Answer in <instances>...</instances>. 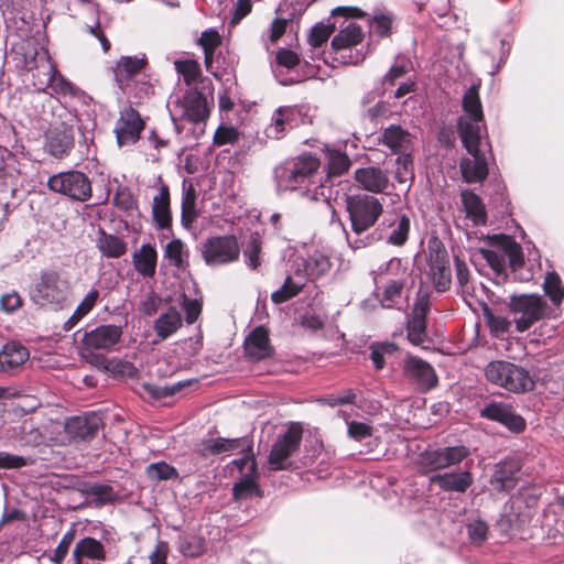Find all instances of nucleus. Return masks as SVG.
Returning a JSON list of instances; mask_svg holds the SVG:
<instances>
[{
    "mask_svg": "<svg viewBox=\"0 0 564 564\" xmlns=\"http://www.w3.org/2000/svg\"><path fill=\"white\" fill-rule=\"evenodd\" d=\"M97 248L106 258H119L127 251V245L122 239L115 235L106 234L101 229L97 239Z\"/></svg>",
    "mask_w": 564,
    "mask_h": 564,
    "instance_id": "39",
    "label": "nucleus"
},
{
    "mask_svg": "<svg viewBox=\"0 0 564 564\" xmlns=\"http://www.w3.org/2000/svg\"><path fill=\"white\" fill-rule=\"evenodd\" d=\"M370 350V359L375 368L381 370L386 364L384 356L392 355L397 350V346L392 343L372 344Z\"/></svg>",
    "mask_w": 564,
    "mask_h": 564,
    "instance_id": "54",
    "label": "nucleus"
},
{
    "mask_svg": "<svg viewBox=\"0 0 564 564\" xmlns=\"http://www.w3.org/2000/svg\"><path fill=\"white\" fill-rule=\"evenodd\" d=\"M72 282L68 273L47 269L40 272L31 289V300L43 307L62 310L72 295Z\"/></svg>",
    "mask_w": 564,
    "mask_h": 564,
    "instance_id": "5",
    "label": "nucleus"
},
{
    "mask_svg": "<svg viewBox=\"0 0 564 564\" xmlns=\"http://www.w3.org/2000/svg\"><path fill=\"white\" fill-rule=\"evenodd\" d=\"M147 63L145 57L122 56L112 68L118 88L130 90L131 84L143 75Z\"/></svg>",
    "mask_w": 564,
    "mask_h": 564,
    "instance_id": "24",
    "label": "nucleus"
},
{
    "mask_svg": "<svg viewBox=\"0 0 564 564\" xmlns=\"http://www.w3.org/2000/svg\"><path fill=\"white\" fill-rule=\"evenodd\" d=\"M346 210L356 238H364L382 215L383 205L372 195L351 194L346 197Z\"/></svg>",
    "mask_w": 564,
    "mask_h": 564,
    "instance_id": "9",
    "label": "nucleus"
},
{
    "mask_svg": "<svg viewBox=\"0 0 564 564\" xmlns=\"http://www.w3.org/2000/svg\"><path fill=\"white\" fill-rule=\"evenodd\" d=\"M391 26L392 17L390 14L379 13L372 18L371 28L380 37L388 36L391 32Z\"/></svg>",
    "mask_w": 564,
    "mask_h": 564,
    "instance_id": "63",
    "label": "nucleus"
},
{
    "mask_svg": "<svg viewBox=\"0 0 564 564\" xmlns=\"http://www.w3.org/2000/svg\"><path fill=\"white\" fill-rule=\"evenodd\" d=\"M48 188L77 202H87L91 197L89 177L79 171L59 172L47 181Z\"/></svg>",
    "mask_w": 564,
    "mask_h": 564,
    "instance_id": "13",
    "label": "nucleus"
},
{
    "mask_svg": "<svg viewBox=\"0 0 564 564\" xmlns=\"http://www.w3.org/2000/svg\"><path fill=\"white\" fill-rule=\"evenodd\" d=\"M181 326L182 315L180 311L174 306H170L155 319L153 324V329L158 337L154 343L167 339L175 334Z\"/></svg>",
    "mask_w": 564,
    "mask_h": 564,
    "instance_id": "33",
    "label": "nucleus"
},
{
    "mask_svg": "<svg viewBox=\"0 0 564 564\" xmlns=\"http://www.w3.org/2000/svg\"><path fill=\"white\" fill-rule=\"evenodd\" d=\"M240 449L242 457L231 462L237 467L241 477L234 485L232 494H247L256 488L257 464L252 454L251 443L243 437L224 438L217 437L204 443V451L209 455H219L223 453Z\"/></svg>",
    "mask_w": 564,
    "mask_h": 564,
    "instance_id": "3",
    "label": "nucleus"
},
{
    "mask_svg": "<svg viewBox=\"0 0 564 564\" xmlns=\"http://www.w3.org/2000/svg\"><path fill=\"white\" fill-rule=\"evenodd\" d=\"M355 15L338 17L343 22L337 23L340 28L339 32L332 40V47L336 54H340L344 63L358 64L365 59L366 54L356 51L352 54V47L360 44L364 40V32L359 24L349 20Z\"/></svg>",
    "mask_w": 564,
    "mask_h": 564,
    "instance_id": "12",
    "label": "nucleus"
},
{
    "mask_svg": "<svg viewBox=\"0 0 564 564\" xmlns=\"http://www.w3.org/2000/svg\"><path fill=\"white\" fill-rule=\"evenodd\" d=\"M469 453V448L464 445L425 451L422 456V465L431 470L448 468L463 462Z\"/></svg>",
    "mask_w": 564,
    "mask_h": 564,
    "instance_id": "21",
    "label": "nucleus"
},
{
    "mask_svg": "<svg viewBox=\"0 0 564 564\" xmlns=\"http://www.w3.org/2000/svg\"><path fill=\"white\" fill-rule=\"evenodd\" d=\"M380 232L366 234L364 238L347 237L352 249H360L371 245L376 240L384 239L392 246H403L409 237L410 219L404 214H392L383 217Z\"/></svg>",
    "mask_w": 564,
    "mask_h": 564,
    "instance_id": "11",
    "label": "nucleus"
},
{
    "mask_svg": "<svg viewBox=\"0 0 564 564\" xmlns=\"http://www.w3.org/2000/svg\"><path fill=\"white\" fill-rule=\"evenodd\" d=\"M101 425V416L96 412H89L68 419L65 431L70 438L84 441L94 437Z\"/></svg>",
    "mask_w": 564,
    "mask_h": 564,
    "instance_id": "25",
    "label": "nucleus"
},
{
    "mask_svg": "<svg viewBox=\"0 0 564 564\" xmlns=\"http://www.w3.org/2000/svg\"><path fill=\"white\" fill-rule=\"evenodd\" d=\"M429 490L455 491L464 494L473 484V476L468 470L458 473L436 474L430 477Z\"/></svg>",
    "mask_w": 564,
    "mask_h": 564,
    "instance_id": "27",
    "label": "nucleus"
},
{
    "mask_svg": "<svg viewBox=\"0 0 564 564\" xmlns=\"http://www.w3.org/2000/svg\"><path fill=\"white\" fill-rule=\"evenodd\" d=\"M172 120L174 121L175 131L181 133V124L177 123L176 116L186 119L189 122H203L209 116V107L205 95L197 89H188L182 98H177L170 109Z\"/></svg>",
    "mask_w": 564,
    "mask_h": 564,
    "instance_id": "14",
    "label": "nucleus"
},
{
    "mask_svg": "<svg viewBox=\"0 0 564 564\" xmlns=\"http://www.w3.org/2000/svg\"><path fill=\"white\" fill-rule=\"evenodd\" d=\"M511 409L510 404L492 401L480 410V416L503 424Z\"/></svg>",
    "mask_w": 564,
    "mask_h": 564,
    "instance_id": "52",
    "label": "nucleus"
},
{
    "mask_svg": "<svg viewBox=\"0 0 564 564\" xmlns=\"http://www.w3.org/2000/svg\"><path fill=\"white\" fill-rule=\"evenodd\" d=\"M98 296L99 292L96 289L90 290L77 305L72 316L64 323L63 329L66 332L73 329L95 307Z\"/></svg>",
    "mask_w": 564,
    "mask_h": 564,
    "instance_id": "41",
    "label": "nucleus"
},
{
    "mask_svg": "<svg viewBox=\"0 0 564 564\" xmlns=\"http://www.w3.org/2000/svg\"><path fill=\"white\" fill-rule=\"evenodd\" d=\"M29 358L28 349L15 341L7 343L0 351L2 369H13L24 364Z\"/></svg>",
    "mask_w": 564,
    "mask_h": 564,
    "instance_id": "36",
    "label": "nucleus"
},
{
    "mask_svg": "<svg viewBox=\"0 0 564 564\" xmlns=\"http://www.w3.org/2000/svg\"><path fill=\"white\" fill-rule=\"evenodd\" d=\"M543 291L551 300L552 305L550 306L556 308V312H558V307L564 299V288L557 273H546L543 282Z\"/></svg>",
    "mask_w": 564,
    "mask_h": 564,
    "instance_id": "44",
    "label": "nucleus"
},
{
    "mask_svg": "<svg viewBox=\"0 0 564 564\" xmlns=\"http://www.w3.org/2000/svg\"><path fill=\"white\" fill-rule=\"evenodd\" d=\"M379 142L395 154H404L411 149L412 137L401 126L391 124L383 129L379 137Z\"/></svg>",
    "mask_w": 564,
    "mask_h": 564,
    "instance_id": "32",
    "label": "nucleus"
},
{
    "mask_svg": "<svg viewBox=\"0 0 564 564\" xmlns=\"http://www.w3.org/2000/svg\"><path fill=\"white\" fill-rule=\"evenodd\" d=\"M161 303L162 297L154 291H150L140 301L139 311L144 316L151 317L158 313Z\"/></svg>",
    "mask_w": 564,
    "mask_h": 564,
    "instance_id": "58",
    "label": "nucleus"
},
{
    "mask_svg": "<svg viewBox=\"0 0 564 564\" xmlns=\"http://www.w3.org/2000/svg\"><path fill=\"white\" fill-rule=\"evenodd\" d=\"M357 398V393L354 389H346L336 394H330L322 400V402L328 406H337L345 404H354Z\"/></svg>",
    "mask_w": 564,
    "mask_h": 564,
    "instance_id": "61",
    "label": "nucleus"
},
{
    "mask_svg": "<svg viewBox=\"0 0 564 564\" xmlns=\"http://www.w3.org/2000/svg\"><path fill=\"white\" fill-rule=\"evenodd\" d=\"M518 470L519 467L513 462H503L498 464L490 480L494 489L498 491L513 490L517 484L514 474Z\"/></svg>",
    "mask_w": 564,
    "mask_h": 564,
    "instance_id": "35",
    "label": "nucleus"
},
{
    "mask_svg": "<svg viewBox=\"0 0 564 564\" xmlns=\"http://www.w3.org/2000/svg\"><path fill=\"white\" fill-rule=\"evenodd\" d=\"M464 116L458 119V133L460 134V122L466 120L470 126L476 124L479 129V135H482L485 126L482 124L484 113L479 99L478 86L471 85L463 96Z\"/></svg>",
    "mask_w": 564,
    "mask_h": 564,
    "instance_id": "28",
    "label": "nucleus"
},
{
    "mask_svg": "<svg viewBox=\"0 0 564 564\" xmlns=\"http://www.w3.org/2000/svg\"><path fill=\"white\" fill-rule=\"evenodd\" d=\"M329 269V262L324 256L311 257L305 262V270L310 279H316Z\"/></svg>",
    "mask_w": 564,
    "mask_h": 564,
    "instance_id": "60",
    "label": "nucleus"
},
{
    "mask_svg": "<svg viewBox=\"0 0 564 564\" xmlns=\"http://www.w3.org/2000/svg\"><path fill=\"white\" fill-rule=\"evenodd\" d=\"M290 130L286 120L282 117L279 108L272 115V122L267 127L265 133L269 138L281 139L285 131Z\"/></svg>",
    "mask_w": 564,
    "mask_h": 564,
    "instance_id": "59",
    "label": "nucleus"
},
{
    "mask_svg": "<svg viewBox=\"0 0 564 564\" xmlns=\"http://www.w3.org/2000/svg\"><path fill=\"white\" fill-rule=\"evenodd\" d=\"M74 148V133L70 127L62 124L48 131L45 150L52 156L62 159Z\"/></svg>",
    "mask_w": 564,
    "mask_h": 564,
    "instance_id": "29",
    "label": "nucleus"
},
{
    "mask_svg": "<svg viewBox=\"0 0 564 564\" xmlns=\"http://www.w3.org/2000/svg\"><path fill=\"white\" fill-rule=\"evenodd\" d=\"M15 433L20 444L24 446H37L44 442V435L32 421H24Z\"/></svg>",
    "mask_w": 564,
    "mask_h": 564,
    "instance_id": "46",
    "label": "nucleus"
},
{
    "mask_svg": "<svg viewBox=\"0 0 564 564\" xmlns=\"http://www.w3.org/2000/svg\"><path fill=\"white\" fill-rule=\"evenodd\" d=\"M429 267V275L435 290L437 292L447 291L452 283V270L448 253L442 243L430 249Z\"/></svg>",
    "mask_w": 564,
    "mask_h": 564,
    "instance_id": "20",
    "label": "nucleus"
},
{
    "mask_svg": "<svg viewBox=\"0 0 564 564\" xmlns=\"http://www.w3.org/2000/svg\"><path fill=\"white\" fill-rule=\"evenodd\" d=\"M347 434L350 438L355 441H362L372 435V426L358 421H349L347 422Z\"/></svg>",
    "mask_w": 564,
    "mask_h": 564,
    "instance_id": "62",
    "label": "nucleus"
},
{
    "mask_svg": "<svg viewBox=\"0 0 564 564\" xmlns=\"http://www.w3.org/2000/svg\"><path fill=\"white\" fill-rule=\"evenodd\" d=\"M164 258L178 270H185L188 265V251L180 239H173L165 246Z\"/></svg>",
    "mask_w": 564,
    "mask_h": 564,
    "instance_id": "43",
    "label": "nucleus"
},
{
    "mask_svg": "<svg viewBox=\"0 0 564 564\" xmlns=\"http://www.w3.org/2000/svg\"><path fill=\"white\" fill-rule=\"evenodd\" d=\"M121 93L130 98L137 99L139 102H142L153 95L154 89L147 76L142 75L131 84L130 90H121Z\"/></svg>",
    "mask_w": 564,
    "mask_h": 564,
    "instance_id": "53",
    "label": "nucleus"
},
{
    "mask_svg": "<svg viewBox=\"0 0 564 564\" xmlns=\"http://www.w3.org/2000/svg\"><path fill=\"white\" fill-rule=\"evenodd\" d=\"M466 530L473 544L480 545L488 536V524L479 517H473L467 520Z\"/></svg>",
    "mask_w": 564,
    "mask_h": 564,
    "instance_id": "50",
    "label": "nucleus"
},
{
    "mask_svg": "<svg viewBox=\"0 0 564 564\" xmlns=\"http://www.w3.org/2000/svg\"><path fill=\"white\" fill-rule=\"evenodd\" d=\"M409 340L415 345H422L426 339V317L410 314L406 323Z\"/></svg>",
    "mask_w": 564,
    "mask_h": 564,
    "instance_id": "45",
    "label": "nucleus"
},
{
    "mask_svg": "<svg viewBox=\"0 0 564 564\" xmlns=\"http://www.w3.org/2000/svg\"><path fill=\"white\" fill-rule=\"evenodd\" d=\"M326 158L328 176L341 175L350 165V160L347 154L339 150H327Z\"/></svg>",
    "mask_w": 564,
    "mask_h": 564,
    "instance_id": "49",
    "label": "nucleus"
},
{
    "mask_svg": "<svg viewBox=\"0 0 564 564\" xmlns=\"http://www.w3.org/2000/svg\"><path fill=\"white\" fill-rule=\"evenodd\" d=\"M274 178L279 191L296 192L314 202H326L330 197L321 162L312 154H303L279 165L274 170Z\"/></svg>",
    "mask_w": 564,
    "mask_h": 564,
    "instance_id": "1",
    "label": "nucleus"
},
{
    "mask_svg": "<svg viewBox=\"0 0 564 564\" xmlns=\"http://www.w3.org/2000/svg\"><path fill=\"white\" fill-rule=\"evenodd\" d=\"M39 70L43 78H39L35 83V90L45 91L51 89L55 94L75 95L74 86L56 69L46 52H42L40 56Z\"/></svg>",
    "mask_w": 564,
    "mask_h": 564,
    "instance_id": "18",
    "label": "nucleus"
},
{
    "mask_svg": "<svg viewBox=\"0 0 564 564\" xmlns=\"http://www.w3.org/2000/svg\"><path fill=\"white\" fill-rule=\"evenodd\" d=\"M75 546L77 547V552L82 553L84 557L98 561L106 558L104 544L91 536L80 539Z\"/></svg>",
    "mask_w": 564,
    "mask_h": 564,
    "instance_id": "47",
    "label": "nucleus"
},
{
    "mask_svg": "<svg viewBox=\"0 0 564 564\" xmlns=\"http://www.w3.org/2000/svg\"><path fill=\"white\" fill-rule=\"evenodd\" d=\"M152 218L156 229H169L172 225L170 189L161 176L158 178V194L152 200Z\"/></svg>",
    "mask_w": 564,
    "mask_h": 564,
    "instance_id": "26",
    "label": "nucleus"
},
{
    "mask_svg": "<svg viewBox=\"0 0 564 564\" xmlns=\"http://www.w3.org/2000/svg\"><path fill=\"white\" fill-rule=\"evenodd\" d=\"M75 539V530L69 529L67 530L64 535L62 536L59 543L55 547L53 554L50 555V561L53 564H63L70 544L73 543Z\"/></svg>",
    "mask_w": 564,
    "mask_h": 564,
    "instance_id": "56",
    "label": "nucleus"
},
{
    "mask_svg": "<svg viewBox=\"0 0 564 564\" xmlns=\"http://www.w3.org/2000/svg\"><path fill=\"white\" fill-rule=\"evenodd\" d=\"M177 74L182 75L187 85L196 82L200 75L199 65L195 61L184 59L174 62Z\"/></svg>",
    "mask_w": 564,
    "mask_h": 564,
    "instance_id": "55",
    "label": "nucleus"
},
{
    "mask_svg": "<svg viewBox=\"0 0 564 564\" xmlns=\"http://www.w3.org/2000/svg\"><path fill=\"white\" fill-rule=\"evenodd\" d=\"M262 249L261 237L258 232H252L243 247V257L247 265L256 270L260 265V252Z\"/></svg>",
    "mask_w": 564,
    "mask_h": 564,
    "instance_id": "48",
    "label": "nucleus"
},
{
    "mask_svg": "<svg viewBox=\"0 0 564 564\" xmlns=\"http://www.w3.org/2000/svg\"><path fill=\"white\" fill-rule=\"evenodd\" d=\"M238 131L234 127L220 126L214 134L216 145L234 144L238 140Z\"/></svg>",
    "mask_w": 564,
    "mask_h": 564,
    "instance_id": "64",
    "label": "nucleus"
},
{
    "mask_svg": "<svg viewBox=\"0 0 564 564\" xmlns=\"http://www.w3.org/2000/svg\"><path fill=\"white\" fill-rule=\"evenodd\" d=\"M177 550L186 557H198L205 552V540L196 534H181L177 538Z\"/></svg>",
    "mask_w": 564,
    "mask_h": 564,
    "instance_id": "42",
    "label": "nucleus"
},
{
    "mask_svg": "<svg viewBox=\"0 0 564 564\" xmlns=\"http://www.w3.org/2000/svg\"><path fill=\"white\" fill-rule=\"evenodd\" d=\"M240 248L235 236H217L208 239L203 247V257L207 264L219 265L236 261Z\"/></svg>",
    "mask_w": 564,
    "mask_h": 564,
    "instance_id": "16",
    "label": "nucleus"
},
{
    "mask_svg": "<svg viewBox=\"0 0 564 564\" xmlns=\"http://www.w3.org/2000/svg\"><path fill=\"white\" fill-rule=\"evenodd\" d=\"M538 497L510 496L495 524L502 536L516 535L531 521L534 513L533 506L538 502Z\"/></svg>",
    "mask_w": 564,
    "mask_h": 564,
    "instance_id": "10",
    "label": "nucleus"
},
{
    "mask_svg": "<svg viewBox=\"0 0 564 564\" xmlns=\"http://www.w3.org/2000/svg\"><path fill=\"white\" fill-rule=\"evenodd\" d=\"M402 371L405 380L421 392H427L437 386L434 368L422 358L408 355L403 360Z\"/></svg>",
    "mask_w": 564,
    "mask_h": 564,
    "instance_id": "17",
    "label": "nucleus"
},
{
    "mask_svg": "<svg viewBox=\"0 0 564 564\" xmlns=\"http://www.w3.org/2000/svg\"><path fill=\"white\" fill-rule=\"evenodd\" d=\"M122 335L121 327L117 325H100L86 332L83 337V350L93 352L95 350H109Z\"/></svg>",
    "mask_w": 564,
    "mask_h": 564,
    "instance_id": "22",
    "label": "nucleus"
},
{
    "mask_svg": "<svg viewBox=\"0 0 564 564\" xmlns=\"http://www.w3.org/2000/svg\"><path fill=\"white\" fill-rule=\"evenodd\" d=\"M460 196L467 218L471 219L476 226L485 225L487 214L480 197L468 189L463 191Z\"/></svg>",
    "mask_w": 564,
    "mask_h": 564,
    "instance_id": "38",
    "label": "nucleus"
},
{
    "mask_svg": "<svg viewBox=\"0 0 564 564\" xmlns=\"http://www.w3.org/2000/svg\"><path fill=\"white\" fill-rule=\"evenodd\" d=\"M181 223L185 228H189L197 218L196 210V189L193 184L183 182Z\"/></svg>",
    "mask_w": 564,
    "mask_h": 564,
    "instance_id": "37",
    "label": "nucleus"
},
{
    "mask_svg": "<svg viewBox=\"0 0 564 564\" xmlns=\"http://www.w3.org/2000/svg\"><path fill=\"white\" fill-rule=\"evenodd\" d=\"M158 252L150 243H143L132 256L135 271L143 278H152L156 270Z\"/></svg>",
    "mask_w": 564,
    "mask_h": 564,
    "instance_id": "34",
    "label": "nucleus"
},
{
    "mask_svg": "<svg viewBox=\"0 0 564 564\" xmlns=\"http://www.w3.org/2000/svg\"><path fill=\"white\" fill-rule=\"evenodd\" d=\"M143 128L144 121L134 108L127 106L121 109L115 127L118 145L126 147L134 144L140 139Z\"/></svg>",
    "mask_w": 564,
    "mask_h": 564,
    "instance_id": "19",
    "label": "nucleus"
},
{
    "mask_svg": "<svg viewBox=\"0 0 564 564\" xmlns=\"http://www.w3.org/2000/svg\"><path fill=\"white\" fill-rule=\"evenodd\" d=\"M481 138L476 124L470 126L466 120L460 122V140L471 156L462 159L459 163L462 177L466 183L482 182L488 175V158L484 150L487 144L482 143Z\"/></svg>",
    "mask_w": 564,
    "mask_h": 564,
    "instance_id": "6",
    "label": "nucleus"
},
{
    "mask_svg": "<svg viewBox=\"0 0 564 564\" xmlns=\"http://www.w3.org/2000/svg\"><path fill=\"white\" fill-rule=\"evenodd\" d=\"M358 186L370 193H383L389 187L388 175L379 167L367 166L355 171Z\"/></svg>",
    "mask_w": 564,
    "mask_h": 564,
    "instance_id": "30",
    "label": "nucleus"
},
{
    "mask_svg": "<svg viewBox=\"0 0 564 564\" xmlns=\"http://www.w3.org/2000/svg\"><path fill=\"white\" fill-rule=\"evenodd\" d=\"M305 285V279L303 276H286L284 283L271 294V301L274 304H282L294 296H296Z\"/></svg>",
    "mask_w": 564,
    "mask_h": 564,
    "instance_id": "40",
    "label": "nucleus"
},
{
    "mask_svg": "<svg viewBox=\"0 0 564 564\" xmlns=\"http://www.w3.org/2000/svg\"><path fill=\"white\" fill-rule=\"evenodd\" d=\"M509 308L514 317L518 332L530 329L536 322L544 318H556V308L547 305L538 294H521L510 296Z\"/></svg>",
    "mask_w": 564,
    "mask_h": 564,
    "instance_id": "7",
    "label": "nucleus"
},
{
    "mask_svg": "<svg viewBox=\"0 0 564 564\" xmlns=\"http://www.w3.org/2000/svg\"><path fill=\"white\" fill-rule=\"evenodd\" d=\"M485 376L492 384L512 393H524L534 388V381L525 368L506 360L489 362Z\"/></svg>",
    "mask_w": 564,
    "mask_h": 564,
    "instance_id": "8",
    "label": "nucleus"
},
{
    "mask_svg": "<svg viewBox=\"0 0 564 564\" xmlns=\"http://www.w3.org/2000/svg\"><path fill=\"white\" fill-rule=\"evenodd\" d=\"M410 279L411 272L399 258H392L379 267L373 276L375 295L383 308H401L408 299L405 291Z\"/></svg>",
    "mask_w": 564,
    "mask_h": 564,
    "instance_id": "4",
    "label": "nucleus"
},
{
    "mask_svg": "<svg viewBox=\"0 0 564 564\" xmlns=\"http://www.w3.org/2000/svg\"><path fill=\"white\" fill-rule=\"evenodd\" d=\"M245 354L251 360H262L272 355L269 334L262 326L256 327L245 339Z\"/></svg>",
    "mask_w": 564,
    "mask_h": 564,
    "instance_id": "31",
    "label": "nucleus"
},
{
    "mask_svg": "<svg viewBox=\"0 0 564 564\" xmlns=\"http://www.w3.org/2000/svg\"><path fill=\"white\" fill-rule=\"evenodd\" d=\"M497 243L490 249H481L482 258L486 260L497 279L507 278L509 268L516 280L529 282L534 278V265L524 262L520 245L509 236H495Z\"/></svg>",
    "mask_w": 564,
    "mask_h": 564,
    "instance_id": "2",
    "label": "nucleus"
},
{
    "mask_svg": "<svg viewBox=\"0 0 564 564\" xmlns=\"http://www.w3.org/2000/svg\"><path fill=\"white\" fill-rule=\"evenodd\" d=\"M303 430L299 424H292L272 445L268 464L270 469L280 470L290 465V457L299 449Z\"/></svg>",
    "mask_w": 564,
    "mask_h": 564,
    "instance_id": "15",
    "label": "nucleus"
},
{
    "mask_svg": "<svg viewBox=\"0 0 564 564\" xmlns=\"http://www.w3.org/2000/svg\"><path fill=\"white\" fill-rule=\"evenodd\" d=\"M455 270H456V279L464 294H471L474 291L473 285L469 282V270L464 260H462L458 256L454 257Z\"/></svg>",
    "mask_w": 564,
    "mask_h": 564,
    "instance_id": "57",
    "label": "nucleus"
},
{
    "mask_svg": "<svg viewBox=\"0 0 564 564\" xmlns=\"http://www.w3.org/2000/svg\"><path fill=\"white\" fill-rule=\"evenodd\" d=\"M364 12L357 7H337L332 11L333 22L327 24H315L308 35V44L313 50L321 48L328 41L330 34L335 31L338 23V17L355 15L361 17Z\"/></svg>",
    "mask_w": 564,
    "mask_h": 564,
    "instance_id": "23",
    "label": "nucleus"
},
{
    "mask_svg": "<svg viewBox=\"0 0 564 564\" xmlns=\"http://www.w3.org/2000/svg\"><path fill=\"white\" fill-rule=\"evenodd\" d=\"M147 476L151 480H171V479H178V473L176 468L169 465L165 462H158L150 464L147 467Z\"/></svg>",
    "mask_w": 564,
    "mask_h": 564,
    "instance_id": "51",
    "label": "nucleus"
}]
</instances>
